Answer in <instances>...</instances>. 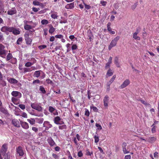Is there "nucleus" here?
Wrapping results in <instances>:
<instances>
[{
  "label": "nucleus",
  "mask_w": 159,
  "mask_h": 159,
  "mask_svg": "<svg viewBox=\"0 0 159 159\" xmlns=\"http://www.w3.org/2000/svg\"><path fill=\"white\" fill-rule=\"evenodd\" d=\"M85 115L87 116H89L90 114L89 112L87 109H85Z\"/></svg>",
  "instance_id": "55"
},
{
  "label": "nucleus",
  "mask_w": 159,
  "mask_h": 159,
  "mask_svg": "<svg viewBox=\"0 0 159 159\" xmlns=\"http://www.w3.org/2000/svg\"><path fill=\"white\" fill-rule=\"evenodd\" d=\"M33 11L34 12H37L39 10V8H37L36 7H33L32 8Z\"/></svg>",
  "instance_id": "59"
},
{
  "label": "nucleus",
  "mask_w": 159,
  "mask_h": 159,
  "mask_svg": "<svg viewBox=\"0 0 159 159\" xmlns=\"http://www.w3.org/2000/svg\"><path fill=\"white\" fill-rule=\"evenodd\" d=\"M16 154L18 155L19 156L22 157L24 154L22 148L20 146L17 147L16 149Z\"/></svg>",
  "instance_id": "2"
},
{
  "label": "nucleus",
  "mask_w": 159,
  "mask_h": 159,
  "mask_svg": "<svg viewBox=\"0 0 159 159\" xmlns=\"http://www.w3.org/2000/svg\"><path fill=\"white\" fill-rule=\"evenodd\" d=\"M113 73V71L110 69H109L107 71L106 75L108 76H111Z\"/></svg>",
  "instance_id": "28"
},
{
  "label": "nucleus",
  "mask_w": 159,
  "mask_h": 159,
  "mask_svg": "<svg viewBox=\"0 0 159 159\" xmlns=\"http://www.w3.org/2000/svg\"><path fill=\"white\" fill-rule=\"evenodd\" d=\"M109 97L107 95H106L103 99L104 105L105 107H107L108 105Z\"/></svg>",
  "instance_id": "11"
},
{
  "label": "nucleus",
  "mask_w": 159,
  "mask_h": 159,
  "mask_svg": "<svg viewBox=\"0 0 159 159\" xmlns=\"http://www.w3.org/2000/svg\"><path fill=\"white\" fill-rule=\"evenodd\" d=\"M20 122L21 126L23 128L27 129L29 128V125L26 122L21 121Z\"/></svg>",
  "instance_id": "12"
},
{
  "label": "nucleus",
  "mask_w": 159,
  "mask_h": 159,
  "mask_svg": "<svg viewBox=\"0 0 159 159\" xmlns=\"http://www.w3.org/2000/svg\"><path fill=\"white\" fill-rule=\"evenodd\" d=\"M137 5H138V4H137V2L135 3H134V4L133 5L131 6V8H132V9L133 10H134L135 9V8H136V7Z\"/></svg>",
  "instance_id": "57"
},
{
  "label": "nucleus",
  "mask_w": 159,
  "mask_h": 159,
  "mask_svg": "<svg viewBox=\"0 0 159 159\" xmlns=\"http://www.w3.org/2000/svg\"><path fill=\"white\" fill-rule=\"evenodd\" d=\"M51 17L54 19H56L57 18L58 16H57V12H55L51 14Z\"/></svg>",
  "instance_id": "40"
},
{
  "label": "nucleus",
  "mask_w": 159,
  "mask_h": 159,
  "mask_svg": "<svg viewBox=\"0 0 159 159\" xmlns=\"http://www.w3.org/2000/svg\"><path fill=\"white\" fill-rule=\"evenodd\" d=\"M30 114L34 116H36L42 117L43 116V114L42 113L33 112L31 113Z\"/></svg>",
  "instance_id": "27"
},
{
  "label": "nucleus",
  "mask_w": 159,
  "mask_h": 159,
  "mask_svg": "<svg viewBox=\"0 0 159 159\" xmlns=\"http://www.w3.org/2000/svg\"><path fill=\"white\" fill-rule=\"evenodd\" d=\"M152 133H155L156 132V126H152Z\"/></svg>",
  "instance_id": "52"
},
{
  "label": "nucleus",
  "mask_w": 159,
  "mask_h": 159,
  "mask_svg": "<svg viewBox=\"0 0 159 159\" xmlns=\"http://www.w3.org/2000/svg\"><path fill=\"white\" fill-rule=\"evenodd\" d=\"M100 3L101 4V5H100L101 6H102L103 7H105L107 3V2L106 1H105L102 0L100 1Z\"/></svg>",
  "instance_id": "37"
},
{
  "label": "nucleus",
  "mask_w": 159,
  "mask_h": 159,
  "mask_svg": "<svg viewBox=\"0 0 159 159\" xmlns=\"http://www.w3.org/2000/svg\"><path fill=\"white\" fill-rule=\"evenodd\" d=\"M47 46L45 45H41L39 46L38 48H39L40 49H42L44 48H46Z\"/></svg>",
  "instance_id": "50"
},
{
  "label": "nucleus",
  "mask_w": 159,
  "mask_h": 159,
  "mask_svg": "<svg viewBox=\"0 0 159 159\" xmlns=\"http://www.w3.org/2000/svg\"><path fill=\"white\" fill-rule=\"evenodd\" d=\"M126 143L124 142L122 144V148L123 151L125 154L128 153L129 152V151L128 150L129 149L128 147H127V149H126Z\"/></svg>",
  "instance_id": "7"
},
{
  "label": "nucleus",
  "mask_w": 159,
  "mask_h": 159,
  "mask_svg": "<svg viewBox=\"0 0 159 159\" xmlns=\"http://www.w3.org/2000/svg\"><path fill=\"white\" fill-rule=\"evenodd\" d=\"M48 110L50 112L52 113L56 110V109L50 106L49 107Z\"/></svg>",
  "instance_id": "39"
},
{
  "label": "nucleus",
  "mask_w": 159,
  "mask_h": 159,
  "mask_svg": "<svg viewBox=\"0 0 159 159\" xmlns=\"http://www.w3.org/2000/svg\"><path fill=\"white\" fill-rule=\"evenodd\" d=\"M139 32V30L138 29H137L135 32L134 33L133 35V37L134 39L136 40H139V37L137 36V34Z\"/></svg>",
  "instance_id": "18"
},
{
  "label": "nucleus",
  "mask_w": 159,
  "mask_h": 159,
  "mask_svg": "<svg viewBox=\"0 0 159 159\" xmlns=\"http://www.w3.org/2000/svg\"><path fill=\"white\" fill-rule=\"evenodd\" d=\"M6 51L4 49L0 51V56L2 57V58H4L5 57L3 56V55H6Z\"/></svg>",
  "instance_id": "32"
},
{
  "label": "nucleus",
  "mask_w": 159,
  "mask_h": 159,
  "mask_svg": "<svg viewBox=\"0 0 159 159\" xmlns=\"http://www.w3.org/2000/svg\"><path fill=\"white\" fill-rule=\"evenodd\" d=\"M11 63L13 64H15L17 62V60L16 58H14L11 61Z\"/></svg>",
  "instance_id": "49"
},
{
  "label": "nucleus",
  "mask_w": 159,
  "mask_h": 159,
  "mask_svg": "<svg viewBox=\"0 0 159 159\" xmlns=\"http://www.w3.org/2000/svg\"><path fill=\"white\" fill-rule=\"evenodd\" d=\"M18 99L15 97L11 98V100L12 102L15 104H16V102H17Z\"/></svg>",
  "instance_id": "33"
},
{
  "label": "nucleus",
  "mask_w": 159,
  "mask_h": 159,
  "mask_svg": "<svg viewBox=\"0 0 159 159\" xmlns=\"http://www.w3.org/2000/svg\"><path fill=\"white\" fill-rule=\"evenodd\" d=\"M7 27L4 26L2 27L1 29V30L2 31L5 32H7Z\"/></svg>",
  "instance_id": "41"
},
{
  "label": "nucleus",
  "mask_w": 159,
  "mask_h": 159,
  "mask_svg": "<svg viewBox=\"0 0 159 159\" xmlns=\"http://www.w3.org/2000/svg\"><path fill=\"white\" fill-rule=\"evenodd\" d=\"M156 140V138L155 137H149L147 140V141L150 143H154Z\"/></svg>",
  "instance_id": "20"
},
{
  "label": "nucleus",
  "mask_w": 159,
  "mask_h": 159,
  "mask_svg": "<svg viewBox=\"0 0 159 159\" xmlns=\"http://www.w3.org/2000/svg\"><path fill=\"white\" fill-rule=\"evenodd\" d=\"M41 72H43V71L41 70L36 71L34 73L33 76L34 77L38 78L40 76V75L41 74Z\"/></svg>",
  "instance_id": "16"
},
{
  "label": "nucleus",
  "mask_w": 159,
  "mask_h": 159,
  "mask_svg": "<svg viewBox=\"0 0 159 159\" xmlns=\"http://www.w3.org/2000/svg\"><path fill=\"white\" fill-rule=\"evenodd\" d=\"M33 4L34 6H38L42 7H43L44 6L43 3L40 2L38 0H34L33 2Z\"/></svg>",
  "instance_id": "13"
},
{
  "label": "nucleus",
  "mask_w": 159,
  "mask_h": 159,
  "mask_svg": "<svg viewBox=\"0 0 159 159\" xmlns=\"http://www.w3.org/2000/svg\"><path fill=\"white\" fill-rule=\"evenodd\" d=\"M93 105L92 104V105L90 106V109H93V111L94 112H98V109L96 107L93 106Z\"/></svg>",
  "instance_id": "36"
},
{
  "label": "nucleus",
  "mask_w": 159,
  "mask_h": 159,
  "mask_svg": "<svg viewBox=\"0 0 159 159\" xmlns=\"http://www.w3.org/2000/svg\"><path fill=\"white\" fill-rule=\"evenodd\" d=\"M31 106L33 109H35L39 112H42L43 111V108L39 103L36 102L32 103Z\"/></svg>",
  "instance_id": "1"
},
{
  "label": "nucleus",
  "mask_w": 159,
  "mask_h": 159,
  "mask_svg": "<svg viewBox=\"0 0 159 159\" xmlns=\"http://www.w3.org/2000/svg\"><path fill=\"white\" fill-rule=\"evenodd\" d=\"M0 159H10V155L7 154L0 156Z\"/></svg>",
  "instance_id": "23"
},
{
  "label": "nucleus",
  "mask_w": 159,
  "mask_h": 159,
  "mask_svg": "<svg viewBox=\"0 0 159 159\" xmlns=\"http://www.w3.org/2000/svg\"><path fill=\"white\" fill-rule=\"evenodd\" d=\"M78 155L79 157H81L83 156V154L81 151H80L78 153Z\"/></svg>",
  "instance_id": "58"
},
{
  "label": "nucleus",
  "mask_w": 159,
  "mask_h": 159,
  "mask_svg": "<svg viewBox=\"0 0 159 159\" xmlns=\"http://www.w3.org/2000/svg\"><path fill=\"white\" fill-rule=\"evenodd\" d=\"M111 23L110 22H108L107 24V29L110 33L111 34H114L115 33V31L114 30H112L110 26Z\"/></svg>",
  "instance_id": "15"
},
{
  "label": "nucleus",
  "mask_w": 159,
  "mask_h": 159,
  "mask_svg": "<svg viewBox=\"0 0 159 159\" xmlns=\"http://www.w3.org/2000/svg\"><path fill=\"white\" fill-rule=\"evenodd\" d=\"M61 120V119L59 116H56L54 119V123L56 124L59 125V121Z\"/></svg>",
  "instance_id": "21"
},
{
  "label": "nucleus",
  "mask_w": 159,
  "mask_h": 159,
  "mask_svg": "<svg viewBox=\"0 0 159 159\" xmlns=\"http://www.w3.org/2000/svg\"><path fill=\"white\" fill-rule=\"evenodd\" d=\"M13 57L11 53H9L8 54L7 56L6 60L7 61H8L10 60Z\"/></svg>",
  "instance_id": "34"
},
{
  "label": "nucleus",
  "mask_w": 159,
  "mask_h": 159,
  "mask_svg": "<svg viewBox=\"0 0 159 159\" xmlns=\"http://www.w3.org/2000/svg\"><path fill=\"white\" fill-rule=\"evenodd\" d=\"M118 61V58L117 57H115L114 59V63L116 65L117 67H120V65Z\"/></svg>",
  "instance_id": "22"
},
{
  "label": "nucleus",
  "mask_w": 159,
  "mask_h": 159,
  "mask_svg": "<svg viewBox=\"0 0 159 159\" xmlns=\"http://www.w3.org/2000/svg\"><path fill=\"white\" fill-rule=\"evenodd\" d=\"M55 37L57 39H61V40H64L63 38V36L61 34H58L56 35Z\"/></svg>",
  "instance_id": "43"
},
{
  "label": "nucleus",
  "mask_w": 159,
  "mask_h": 159,
  "mask_svg": "<svg viewBox=\"0 0 159 159\" xmlns=\"http://www.w3.org/2000/svg\"><path fill=\"white\" fill-rule=\"evenodd\" d=\"M116 77V75H114L112 78L110 80V81L107 82V84H108V86L109 85H111V84H112V83L114 81Z\"/></svg>",
  "instance_id": "25"
},
{
  "label": "nucleus",
  "mask_w": 159,
  "mask_h": 159,
  "mask_svg": "<svg viewBox=\"0 0 159 159\" xmlns=\"http://www.w3.org/2000/svg\"><path fill=\"white\" fill-rule=\"evenodd\" d=\"M24 28L25 30H28L32 29L33 27L29 25H24Z\"/></svg>",
  "instance_id": "30"
},
{
  "label": "nucleus",
  "mask_w": 159,
  "mask_h": 159,
  "mask_svg": "<svg viewBox=\"0 0 159 159\" xmlns=\"http://www.w3.org/2000/svg\"><path fill=\"white\" fill-rule=\"evenodd\" d=\"M32 70L30 68H28L26 67H24L23 69V71L22 72L25 73L27 72H30Z\"/></svg>",
  "instance_id": "31"
},
{
  "label": "nucleus",
  "mask_w": 159,
  "mask_h": 159,
  "mask_svg": "<svg viewBox=\"0 0 159 159\" xmlns=\"http://www.w3.org/2000/svg\"><path fill=\"white\" fill-rule=\"evenodd\" d=\"M67 128V127L66 125H59V129H66Z\"/></svg>",
  "instance_id": "42"
},
{
  "label": "nucleus",
  "mask_w": 159,
  "mask_h": 159,
  "mask_svg": "<svg viewBox=\"0 0 159 159\" xmlns=\"http://www.w3.org/2000/svg\"><path fill=\"white\" fill-rule=\"evenodd\" d=\"M47 83L48 84H52V81L50 79H47L46 80Z\"/></svg>",
  "instance_id": "61"
},
{
  "label": "nucleus",
  "mask_w": 159,
  "mask_h": 159,
  "mask_svg": "<svg viewBox=\"0 0 159 159\" xmlns=\"http://www.w3.org/2000/svg\"><path fill=\"white\" fill-rule=\"evenodd\" d=\"M117 44V40H112L108 47V49L110 50L111 48L116 46Z\"/></svg>",
  "instance_id": "14"
},
{
  "label": "nucleus",
  "mask_w": 159,
  "mask_h": 159,
  "mask_svg": "<svg viewBox=\"0 0 159 159\" xmlns=\"http://www.w3.org/2000/svg\"><path fill=\"white\" fill-rule=\"evenodd\" d=\"M110 64L107 63L106 64V66H105V68L106 69H107L108 68H110Z\"/></svg>",
  "instance_id": "62"
},
{
  "label": "nucleus",
  "mask_w": 159,
  "mask_h": 159,
  "mask_svg": "<svg viewBox=\"0 0 159 159\" xmlns=\"http://www.w3.org/2000/svg\"><path fill=\"white\" fill-rule=\"evenodd\" d=\"M65 8L67 9H72L75 7L74 2H72L70 3L67 4L65 7Z\"/></svg>",
  "instance_id": "8"
},
{
  "label": "nucleus",
  "mask_w": 159,
  "mask_h": 159,
  "mask_svg": "<svg viewBox=\"0 0 159 159\" xmlns=\"http://www.w3.org/2000/svg\"><path fill=\"white\" fill-rule=\"evenodd\" d=\"M41 23L43 25H46L48 24V21L47 20L43 19L41 20Z\"/></svg>",
  "instance_id": "38"
},
{
  "label": "nucleus",
  "mask_w": 159,
  "mask_h": 159,
  "mask_svg": "<svg viewBox=\"0 0 159 159\" xmlns=\"http://www.w3.org/2000/svg\"><path fill=\"white\" fill-rule=\"evenodd\" d=\"M49 33L51 34H52L54 32V31L55 30V29L51 25H49Z\"/></svg>",
  "instance_id": "26"
},
{
  "label": "nucleus",
  "mask_w": 159,
  "mask_h": 159,
  "mask_svg": "<svg viewBox=\"0 0 159 159\" xmlns=\"http://www.w3.org/2000/svg\"><path fill=\"white\" fill-rule=\"evenodd\" d=\"M96 126L97 127V129L100 130L102 129V127L101 125L98 124L96 123Z\"/></svg>",
  "instance_id": "56"
},
{
  "label": "nucleus",
  "mask_w": 159,
  "mask_h": 159,
  "mask_svg": "<svg viewBox=\"0 0 159 159\" xmlns=\"http://www.w3.org/2000/svg\"><path fill=\"white\" fill-rule=\"evenodd\" d=\"M18 106L22 110L25 109V105L23 104H20Z\"/></svg>",
  "instance_id": "51"
},
{
  "label": "nucleus",
  "mask_w": 159,
  "mask_h": 159,
  "mask_svg": "<svg viewBox=\"0 0 159 159\" xmlns=\"http://www.w3.org/2000/svg\"><path fill=\"white\" fill-rule=\"evenodd\" d=\"M47 141L49 145L51 147H53L56 145L55 143L51 137L48 138Z\"/></svg>",
  "instance_id": "6"
},
{
  "label": "nucleus",
  "mask_w": 159,
  "mask_h": 159,
  "mask_svg": "<svg viewBox=\"0 0 159 159\" xmlns=\"http://www.w3.org/2000/svg\"><path fill=\"white\" fill-rule=\"evenodd\" d=\"M20 29L19 28L16 29L13 27V30H12V33L13 34L15 35L19 34H20Z\"/></svg>",
  "instance_id": "19"
},
{
  "label": "nucleus",
  "mask_w": 159,
  "mask_h": 159,
  "mask_svg": "<svg viewBox=\"0 0 159 159\" xmlns=\"http://www.w3.org/2000/svg\"><path fill=\"white\" fill-rule=\"evenodd\" d=\"M154 156L155 158H158V152H156L154 153Z\"/></svg>",
  "instance_id": "64"
},
{
  "label": "nucleus",
  "mask_w": 159,
  "mask_h": 159,
  "mask_svg": "<svg viewBox=\"0 0 159 159\" xmlns=\"http://www.w3.org/2000/svg\"><path fill=\"white\" fill-rule=\"evenodd\" d=\"M27 121L31 125H34L35 123V120L34 118L28 119Z\"/></svg>",
  "instance_id": "29"
},
{
  "label": "nucleus",
  "mask_w": 159,
  "mask_h": 159,
  "mask_svg": "<svg viewBox=\"0 0 159 159\" xmlns=\"http://www.w3.org/2000/svg\"><path fill=\"white\" fill-rule=\"evenodd\" d=\"M93 152H90L89 151V149L86 150V155L87 156H91L92 155H93Z\"/></svg>",
  "instance_id": "48"
},
{
  "label": "nucleus",
  "mask_w": 159,
  "mask_h": 159,
  "mask_svg": "<svg viewBox=\"0 0 159 159\" xmlns=\"http://www.w3.org/2000/svg\"><path fill=\"white\" fill-rule=\"evenodd\" d=\"M0 85L2 87H4L7 85V83L5 81H3L2 82H0Z\"/></svg>",
  "instance_id": "46"
},
{
  "label": "nucleus",
  "mask_w": 159,
  "mask_h": 159,
  "mask_svg": "<svg viewBox=\"0 0 159 159\" xmlns=\"http://www.w3.org/2000/svg\"><path fill=\"white\" fill-rule=\"evenodd\" d=\"M11 95L13 97H17L20 98L21 97V93L17 91H13L11 93Z\"/></svg>",
  "instance_id": "4"
},
{
  "label": "nucleus",
  "mask_w": 159,
  "mask_h": 159,
  "mask_svg": "<svg viewBox=\"0 0 159 159\" xmlns=\"http://www.w3.org/2000/svg\"><path fill=\"white\" fill-rule=\"evenodd\" d=\"M32 130L34 131L35 132H37L38 131V129L37 128L34 127H32Z\"/></svg>",
  "instance_id": "60"
},
{
  "label": "nucleus",
  "mask_w": 159,
  "mask_h": 159,
  "mask_svg": "<svg viewBox=\"0 0 159 159\" xmlns=\"http://www.w3.org/2000/svg\"><path fill=\"white\" fill-rule=\"evenodd\" d=\"M43 127H45V130H48L49 129L52 127V125L50 124V122L48 121H45L43 124Z\"/></svg>",
  "instance_id": "5"
},
{
  "label": "nucleus",
  "mask_w": 159,
  "mask_h": 159,
  "mask_svg": "<svg viewBox=\"0 0 159 159\" xmlns=\"http://www.w3.org/2000/svg\"><path fill=\"white\" fill-rule=\"evenodd\" d=\"M0 111L5 114H7L8 113L7 110L2 107H0Z\"/></svg>",
  "instance_id": "24"
},
{
  "label": "nucleus",
  "mask_w": 159,
  "mask_h": 159,
  "mask_svg": "<svg viewBox=\"0 0 159 159\" xmlns=\"http://www.w3.org/2000/svg\"><path fill=\"white\" fill-rule=\"evenodd\" d=\"M13 29V27H7V32H12Z\"/></svg>",
  "instance_id": "53"
},
{
  "label": "nucleus",
  "mask_w": 159,
  "mask_h": 159,
  "mask_svg": "<svg viewBox=\"0 0 159 159\" xmlns=\"http://www.w3.org/2000/svg\"><path fill=\"white\" fill-rule=\"evenodd\" d=\"M83 4L84 6L85 9L87 10H89L91 8V6L89 5L86 4L84 2H83Z\"/></svg>",
  "instance_id": "47"
},
{
  "label": "nucleus",
  "mask_w": 159,
  "mask_h": 159,
  "mask_svg": "<svg viewBox=\"0 0 159 159\" xmlns=\"http://www.w3.org/2000/svg\"><path fill=\"white\" fill-rule=\"evenodd\" d=\"M130 81L129 79H127L125 80L123 83L119 86V88L120 89H123L129 84Z\"/></svg>",
  "instance_id": "3"
},
{
  "label": "nucleus",
  "mask_w": 159,
  "mask_h": 159,
  "mask_svg": "<svg viewBox=\"0 0 159 159\" xmlns=\"http://www.w3.org/2000/svg\"><path fill=\"white\" fill-rule=\"evenodd\" d=\"M16 10L15 7L12 8L7 11V14L9 15H13L16 13Z\"/></svg>",
  "instance_id": "10"
},
{
  "label": "nucleus",
  "mask_w": 159,
  "mask_h": 159,
  "mask_svg": "<svg viewBox=\"0 0 159 159\" xmlns=\"http://www.w3.org/2000/svg\"><path fill=\"white\" fill-rule=\"evenodd\" d=\"M8 82L11 84H16L18 83V81L14 78H10L7 80Z\"/></svg>",
  "instance_id": "17"
},
{
  "label": "nucleus",
  "mask_w": 159,
  "mask_h": 159,
  "mask_svg": "<svg viewBox=\"0 0 159 159\" xmlns=\"http://www.w3.org/2000/svg\"><path fill=\"white\" fill-rule=\"evenodd\" d=\"M21 116L24 118H27V114H26V113L24 112H23L22 113Z\"/></svg>",
  "instance_id": "63"
},
{
  "label": "nucleus",
  "mask_w": 159,
  "mask_h": 159,
  "mask_svg": "<svg viewBox=\"0 0 159 159\" xmlns=\"http://www.w3.org/2000/svg\"><path fill=\"white\" fill-rule=\"evenodd\" d=\"M12 124L15 127H19L20 125L18 120L16 119H14L12 120L11 121Z\"/></svg>",
  "instance_id": "9"
},
{
  "label": "nucleus",
  "mask_w": 159,
  "mask_h": 159,
  "mask_svg": "<svg viewBox=\"0 0 159 159\" xmlns=\"http://www.w3.org/2000/svg\"><path fill=\"white\" fill-rule=\"evenodd\" d=\"M140 101L141 102L143 103V104H144L145 105L147 106L148 105H149L150 106H151V105L149 104H148V103H147L145 101L143 100H140Z\"/></svg>",
  "instance_id": "54"
},
{
  "label": "nucleus",
  "mask_w": 159,
  "mask_h": 159,
  "mask_svg": "<svg viewBox=\"0 0 159 159\" xmlns=\"http://www.w3.org/2000/svg\"><path fill=\"white\" fill-rule=\"evenodd\" d=\"M94 142L96 143H97L99 141V137L96 135H95L94 137Z\"/></svg>",
  "instance_id": "44"
},
{
  "label": "nucleus",
  "mask_w": 159,
  "mask_h": 159,
  "mask_svg": "<svg viewBox=\"0 0 159 159\" xmlns=\"http://www.w3.org/2000/svg\"><path fill=\"white\" fill-rule=\"evenodd\" d=\"M33 64V63L31 62H28L25 64V66L26 67H30Z\"/></svg>",
  "instance_id": "45"
},
{
  "label": "nucleus",
  "mask_w": 159,
  "mask_h": 159,
  "mask_svg": "<svg viewBox=\"0 0 159 159\" xmlns=\"http://www.w3.org/2000/svg\"><path fill=\"white\" fill-rule=\"evenodd\" d=\"M39 90L43 94H45L46 93V91L44 88L42 86H40Z\"/></svg>",
  "instance_id": "35"
}]
</instances>
